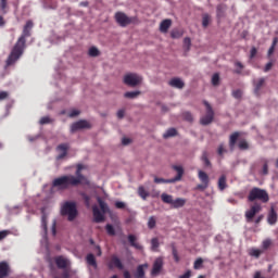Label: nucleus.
<instances>
[{"mask_svg":"<svg viewBox=\"0 0 278 278\" xmlns=\"http://www.w3.org/2000/svg\"><path fill=\"white\" fill-rule=\"evenodd\" d=\"M10 275V265L5 262L0 263V278H5Z\"/></svg>","mask_w":278,"mask_h":278,"instance_id":"16","label":"nucleus"},{"mask_svg":"<svg viewBox=\"0 0 278 278\" xmlns=\"http://www.w3.org/2000/svg\"><path fill=\"white\" fill-rule=\"evenodd\" d=\"M55 264H56L58 268H68V266H71V260H68L64 256H56Z\"/></svg>","mask_w":278,"mask_h":278,"instance_id":"14","label":"nucleus"},{"mask_svg":"<svg viewBox=\"0 0 278 278\" xmlns=\"http://www.w3.org/2000/svg\"><path fill=\"white\" fill-rule=\"evenodd\" d=\"M157 225V218L155 216H150L148 218V229H155Z\"/></svg>","mask_w":278,"mask_h":278,"instance_id":"29","label":"nucleus"},{"mask_svg":"<svg viewBox=\"0 0 278 278\" xmlns=\"http://www.w3.org/2000/svg\"><path fill=\"white\" fill-rule=\"evenodd\" d=\"M202 25L203 27H207V25H210V15H203Z\"/></svg>","mask_w":278,"mask_h":278,"instance_id":"50","label":"nucleus"},{"mask_svg":"<svg viewBox=\"0 0 278 278\" xmlns=\"http://www.w3.org/2000/svg\"><path fill=\"white\" fill-rule=\"evenodd\" d=\"M239 149H242V150L249 149V143L245 140L240 141Z\"/></svg>","mask_w":278,"mask_h":278,"instance_id":"53","label":"nucleus"},{"mask_svg":"<svg viewBox=\"0 0 278 278\" xmlns=\"http://www.w3.org/2000/svg\"><path fill=\"white\" fill-rule=\"evenodd\" d=\"M207 188H210V185H207V184H205V182H202V184H200V185H198L197 187H195V189L197 190H207Z\"/></svg>","mask_w":278,"mask_h":278,"instance_id":"49","label":"nucleus"},{"mask_svg":"<svg viewBox=\"0 0 278 278\" xmlns=\"http://www.w3.org/2000/svg\"><path fill=\"white\" fill-rule=\"evenodd\" d=\"M227 10V7L225 4H219L217 7V16L218 18L225 16V11Z\"/></svg>","mask_w":278,"mask_h":278,"instance_id":"33","label":"nucleus"},{"mask_svg":"<svg viewBox=\"0 0 278 278\" xmlns=\"http://www.w3.org/2000/svg\"><path fill=\"white\" fill-rule=\"evenodd\" d=\"M122 144H124V147H127V144H131V139L124 137L122 139Z\"/></svg>","mask_w":278,"mask_h":278,"instance_id":"58","label":"nucleus"},{"mask_svg":"<svg viewBox=\"0 0 278 278\" xmlns=\"http://www.w3.org/2000/svg\"><path fill=\"white\" fill-rule=\"evenodd\" d=\"M81 197L85 201L86 206L90 207V197H88V194H86V193H81Z\"/></svg>","mask_w":278,"mask_h":278,"instance_id":"47","label":"nucleus"},{"mask_svg":"<svg viewBox=\"0 0 278 278\" xmlns=\"http://www.w3.org/2000/svg\"><path fill=\"white\" fill-rule=\"evenodd\" d=\"M212 84L214 86H218V84H220V76L218 74H214L212 77Z\"/></svg>","mask_w":278,"mask_h":278,"instance_id":"44","label":"nucleus"},{"mask_svg":"<svg viewBox=\"0 0 278 278\" xmlns=\"http://www.w3.org/2000/svg\"><path fill=\"white\" fill-rule=\"evenodd\" d=\"M271 247H273V239L267 238L262 241L261 250L264 253V251H268V249H270Z\"/></svg>","mask_w":278,"mask_h":278,"instance_id":"24","label":"nucleus"},{"mask_svg":"<svg viewBox=\"0 0 278 278\" xmlns=\"http://www.w3.org/2000/svg\"><path fill=\"white\" fill-rule=\"evenodd\" d=\"M0 11L2 14H8V0H0Z\"/></svg>","mask_w":278,"mask_h":278,"instance_id":"34","label":"nucleus"},{"mask_svg":"<svg viewBox=\"0 0 278 278\" xmlns=\"http://www.w3.org/2000/svg\"><path fill=\"white\" fill-rule=\"evenodd\" d=\"M248 200L253 203V201H262V203H268L269 197L268 192L264 189H260L257 187H254L251 189Z\"/></svg>","mask_w":278,"mask_h":278,"instance_id":"4","label":"nucleus"},{"mask_svg":"<svg viewBox=\"0 0 278 278\" xmlns=\"http://www.w3.org/2000/svg\"><path fill=\"white\" fill-rule=\"evenodd\" d=\"M198 177H199L201 184L210 185V176H207V174L205 172L200 169L198 172Z\"/></svg>","mask_w":278,"mask_h":278,"instance_id":"21","label":"nucleus"},{"mask_svg":"<svg viewBox=\"0 0 278 278\" xmlns=\"http://www.w3.org/2000/svg\"><path fill=\"white\" fill-rule=\"evenodd\" d=\"M263 175H268V163H265L263 165V170H262Z\"/></svg>","mask_w":278,"mask_h":278,"instance_id":"63","label":"nucleus"},{"mask_svg":"<svg viewBox=\"0 0 278 278\" xmlns=\"http://www.w3.org/2000/svg\"><path fill=\"white\" fill-rule=\"evenodd\" d=\"M58 156L56 160H64V156L68 154V143H62L56 148Z\"/></svg>","mask_w":278,"mask_h":278,"instance_id":"13","label":"nucleus"},{"mask_svg":"<svg viewBox=\"0 0 278 278\" xmlns=\"http://www.w3.org/2000/svg\"><path fill=\"white\" fill-rule=\"evenodd\" d=\"M260 212H262V205L258 203L252 205L251 208L245 212L247 223H251L255 217V214H260Z\"/></svg>","mask_w":278,"mask_h":278,"instance_id":"11","label":"nucleus"},{"mask_svg":"<svg viewBox=\"0 0 278 278\" xmlns=\"http://www.w3.org/2000/svg\"><path fill=\"white\" fill-rule=\"evenodd\" d=\"M84 169H86L85 165L78 164L76 176L65 175L55 178L52 182L53 188H58V190H68V188L79 186V184H90L88 178L81 175V170Z\"/></svg>","mask_w":278,"mask_h":278,"instance_id":"1","label":"nucleus"},{"mask_svg":"<svg viewBox=\"0 0 278 278\" xmlns=\"http://www.w3.org/2000/svg\"><path fill=\"white\" fill-rule=\"evenodd\" d=\"M53 121L51 119V117H49V116H43V117H41L40 118V121H39V123L41 124V125H49V123H52Z\"/></svg>","mask_w":278,"mask_h":278,"instance_id":"42","label":"nucleus"},{"mask_svg":"<svg viewBox=\"0 0 278 278\" xmlns=\"http://www.w3.org/2000/svg\"><path fill=\"white\" fill-rule=\"evenodd\" d=\"M267 223L269 225H275L277 223V212H275V208H271L268 216H267Z\"/></svg>","mask_w":278,"mask_h":278,"instance_id":"20","label":"nucleus"},{"mask_svg":"<svg viewBox=\"0 0 278 278\" xmlns=\"http://www.w3.org/2000/svg\"><path fill=\"white\" fill-rule=\"evenodd\" d=\"M91 125L86 119H80L71 126L72 134H75V131H79V129H90Z\"/></svg>","mask_w":278,"mask_h":278,"instance_id":"12","label":"nucleus"},{"mask_svg":"<svg viewBox=\"0 0 278 278\" xmlns=\"http://www.w3.org/2000/svg\"><path fill=\"white\" fill-rule=\"evenodd\" d=\"M170 25H173L170 20H164L160 25V31H162V34H166V31L170 29Z\"/></svg>","mask_w":278,"mask_h":278,"instance_id":"19","label":"nucleus"},{"mask_svg":"<svg viewBox=\"0 0 278 278\" xmlns=\"http://www.w3.org/2000/svg\"><path fill=\"white\" fill-rule=\"evenodd\" d=\"M264 253V250L257 249V248H252L249 250V255L251 257H255L256 260L260 258V255Z\"/></svg>","mask_w":278,"mask_h":278,"instance_id":"22","label":"nucleus"},{"mask_svg":"<svg viewBox=\"0 0 278 278\" xmlns=\"http://www.w3.org/2000/svg\"><path fill=\"white\" fill-rule=\"evenodd\" d=\"M169 86H172V88H177L178 90H181L184 89V86H186V84L181 78H172L169 80Z\"/></svg>","mask_w":278,"mask_h":278,"instance_id":"15","label":"nucleus"},{"mask_svg":"<svg viewBox=\"0 0 278 278\" xmlns=\"http://www.w3.org/2000/svg\"><path fill=\"white\" fill-rule=\"evenodd\" d=\"M172 168L174 170H176V173H177L176 177H179V179H181V177H184V167L181 165H174V166H172Z\"/></svg>","mask_w":278,"mask_h":278,"instance_id":"32","label":"nucleus"},{"mask_svg":"<svg viewBox=\"0 0 278 278\" xmlns=\"http://www.w3.org/2000/svg\"><path fill=\"white\" fill-rule=\"evenodd\" d=\"M115 21L119 27H127V25H131L132 23V18L123 12L115 13Z\"/></svg>","mask_w":278,"mask_h":278,"instance_id":"9","label":"nucleus"},{"mask_svg":"<svg viewBox=\"0 0 278 278\" xmlns=\"http://www.w3.org/2000/svg\"><path fill=\"white\" fill-rule=\"evenodd\" d=\"M117 118H125V110L117 111Z\"/></svg>","mask_w":278,"mask_h":278,"instance_id":"62","label":"nucleus"},{"mask_svg":"<svg viewBox=\"0 0 278 278\" xmlns=\"http://www.w3.org/2000/svg\"><path fill=\"white\" fill-rule=\"evenodd\" d=\"M235 66H237L238 70H236V73L240 75L242 73V70L244 68V65H242L240 62H236Z\"/></svg>","mask_w":278,"mask_h":278,"instance_id":"48","label":"nucleus"},{"mask_svg":"<svg viewBox=\"0 0 278 278\" xmlns=\"http://www.w3.org/2000/svg\"><path fill=\"white\" fill-rule=\"evenodd\" d=\"M159 248H160V240L157 238H152L151 239L152 251H157Z\"/></svg>","mask_w":278,"mask_h":278,"instance_id":"35","label":"nucleus"},{"mask_svg":"<svg viewBox=\"0 0 278 278\" xmlns=\"http://www.w3.org/2000/svg\"><path fill=\"white\" fill-rule=\"evenodd\" d=\"M3 99H8V92L5 91L0 92V101H3Z\"/></svg>","mask_w":278,"mask_h":278,"instance_id":"64","label":"nucleus"},{"mask_svg":"<svg viewBox=\"0 0 278 278\" xmlns=\"http://www.w3.org/2000/svg\"><path fill=\"white\" fill-rule=\"evenodd\" d=\"M154 184H166V179L154 176Z\"/></svg>","mask_w":278,"mask_h":278,"instance_id":"56","label":"nucleus"},{"mask_svg":"<svg viewBox=\"0 0 278 278\" xmlns=\"http://www.w3.org/2000/svg\"><path fill=\"white\" fill-rule=\"evenodd\" d=\"M266 84V78H260L258 80L253 81L254 86V93L260 94V90H262V87Z\"/></svg>","mask_w":278,"mask_h":278,"instance_id":"17","label":"nucleus"},{"mask_svg":"<svg viewBox=\"0 0 278 278\" xmlns=\"http://www.w3.org/2000/svg\"><path fill=\"white\" fill-rule=\"evenodd\" d=\"M217 153L218 155H223L224 153H227V150H225V144H219L218 149H217Z\"/></svg>","mask_w":278,"mask_h":278,"instance_id":"52","label":"nucleus"},{"mask_svg":"<svg viewBox=\"0 0 278 278\" xmlns=\"http://www.w3.org/2000/svg\"><path fill=\"white\" fill-rule=\"evenodd\" d=\"M176 181H181V178H179L178 176L170 178V179H166L165 184H176Z\"/></svg>","mask_w":278,"mask_h":278,"instance_id":"55","label":"nucleus"},{"mask_svg":"<svg viewBox=\"0 0 278 278\" xmlns=\"http://www.w3.org/2000/svg\"><path fill=\"white\" fill-rule=\"evenodd\" d=\"M10 236V230H2L0 231V240H3Z\"/></svg>","mask_w":278,"mask_h":278,"instance_id":"54","label":"nucleus"},{"mask_svg":"<svg viewBox=\"0 0 278 278\" xmlns=\"http://www.w3.org/2000/svg\"><path fill=\"white\" fill-rule=\"evenodd\" d=\"M202 162H204L205 166H212V163H210V159H207L206 153L202 155Z\"/></svg>","mask_w":278,"mask_h":278,"instance_id":"51","label":"nucleus"},{"mask_svg":"<svg viewBox=\"0 0 278 278\" xmlns=\"http://www.w3.org/2000/svg\"><path fill=\"white\" fill-rule=\"evenodd\" d=\"M34 27V22L27 21L26 25L24 26L23 34L18 38L17 42L15 43L13 50L11 51L8 60L7 66H12L15 62L23 55V51H25V38H29L31 29Z\"/></svg>","mask_w":278,"mask_h":278,"instance_id":"2","label":"nucleus"},{"mask_svg":"<svg viewBox=\"0 0 278 278\" xmlns=\"http://www.w3.org/2000/svg\"><path fill=\"white\" fill-rule=\"evenodd\" d=\"M138 194L141 197V199H143V201L147 200V197H149V193L144 190V187L138 188Z\"/></svg>","mask_w":278,"mask_h":278,"instance_id":"36","label":"nucleus"},{"mask_svg":"<svg viewBox=\"0 0 278 278\" xmlns=\"http://www.w3.org/2000/svg\"><path fill=\"white\" fill-rule=\"evenodd\" d=\"M86 262L89 266H93V268H97V260L94 258V254H88L86 257Z\"/></svg>","mask_w":278,"mask_h":278,"instance_id":"28","label":"nucleus"},{"mask_svg":"<svg viewBox=\"0 0 278 278\" xmlns=\"http://www.w3.org/2000/svg\"><path fill=\"white\" fill-rule=\"evenodd\" d=\"M192 277V271L187 270L184 275L179 276L178 278H190Z\"/></svg>","mask_w":278,"mask_h":278,"instance_id":"60","label":"nucleus"},{"mask_svg":"<svg viewBox=\"0 0 278 278\" xmlns=\"http://www.w3.org/2000/svg\"><path fill=\"white\" fill-rule=\"evenodd\" d=\"M115 207H117V210H124L125 202H121V201L115 202Z\"/></svg>","mask_w":278,"mask_h":278,"instance_id":"57","label":"nucleus"},{"mask_svg":"<svg viewBox=\"0 0 278 278\" xmlns=\"http://www.w3.org/2000/svg\"><path fill=\"white\" fill-rule=\"evenodd\" d=\"M88 53H89L90 58H98L100 52H99V49L97 47H91L89 49Z\"/></svg>","mask_w":278,"mask_h":278,"instance_id":"37","label":"nucleus"},{"mask_svg":"<svg viewBox=\"0 0 278 278\" xmlns=\"http://www.w3.org/2000/svg\"><path fill=\"white\" fill-rule=\"evenodd\" d=\"M190 47H192V40H190L189 37H186L184 39V49H186L187 51H190Z\"/></svg>","mask_w":278,"mask_h":278,"instance_id":"39","label":"nucleus"},{"mask_svg":"<svg viewBox=\"0 0 278 278\" xmlns=\"http://www.w3.org/2000/svg\"><path fill=\"white\" fill-rule=\"evenodd\" d=\"M141 92L139 90L136 91H128L124 93L125 99H138Z\"/></svg>","mask_w":278,"mask_h":278,"instance_id":"27","label":"nucleus"},{"mask_svg":"<svg viewBox=\"0 0 278 278\" xmlns=\"http://www.w3.org/2000/svg\"><path fill=\"white\" fill-rule=\"evenodd\" d=\"M97 201L99 203L101 211L99 210V206H92L93 220L94 223H103L105 220V214L111 213L110 206H108V203H105V201H103L101 197H97Z\"/></svg>","mask_w":278,"mask_h":278,"instance_id":"3","label":"nucleus"},{"mask_svg":"<svg viewBox=\"0 0 278 278\" xmlns=\"http://www.w3.org/2000/svg\"><path fill=\"white\" fill-rule=\"evenodd\" d=\"M238 138H240L239 132H233L232 135H230L229 147H230L231 151H233V147H236V142H238Z\"/></svg>","mask_w":278,"mask_h":278,"instance_id":"23","label":"nucleus"},{"mask_svg":"<svg viewBox=\"0 0 278 278\" xmlns=\"http://www.w3.org/2000/svg\"><path fill=\"white\" fill-rule=\"evenodd\" d=\"M128 241H129V243L134 247V244H135V242H136V236L129 235V236H128Z\"/></svg>","mask_w":278,"mask_h":278,"instance_id":"61","label":"nucleus"},{"mask_svg":"<svg viewBox=\"0 0 278 278\" xmlns=\"http://www.w3.org/2000/svg\"><path fill=\"white\" fill-rule=\"evenodd\" d=\"M105 229H106V232L109 233V236H116V231L114 230V226H112L111 224H108Z\"/></svg>","mask_w":278,"mask_h":278,"instance_id":"40","label":"nucleus"},{"mask_svg":"<svg viewBox=\"0 0 278 278\" xmlns=\"http://www.w3.org/2000/svg\"><path fill=\"white\" fill-rule=\"evenodd\" d=\"M42 217H41V229L43 231V238H47V215L45 214V208H42Z\"/></svg>","mask_w":278,"mask_h":278,"instance_id":"26","label":"nucleus"},{"mask_svg":"<svg viewBox=\"0 0 278 278\" xmlns=\"http://www.w3.org/2000/svg\"><path fill=\"white\" fill-rule=\"evenodd\" d=\"M79 114H81V112L77 109H73L70 113L68 116L70 118H75V116H79Z\"/></svg>","mask_w":278,"mask_h":278,"instance_id":"45","label":"nucleus"},{"mask_svg":"<svg viewBox=\"0 0 278 278\" xmlns=\"http://www.w3.org/2000/svg\"><path fill=\"white\" fill-rule=\"evenodd\" d=\"M172 38H181L184 36V31L180 29H174L170 33Z\"/></svg>","mask_w":278,"mask_h":278,"instance_id":"38","label":"nucleus"},{"mask_svg":"<svg viewBox=\"0 0 278 278\" xmlns=\"http://www.w3.org/2000/svg\"><path fill=\"white\" fill-rule=\"evenodd\" d=\"M201 266H203V258H198L193 264V268L194 270H199Z\"/></svg>","mask_w":278,"mask_h":278,"instance_id":"41","label":"nucleus"},{"mask_svg":"<svg viewBox=\"0 0 278 278\" xmlns=\"http://www.w3.org/2000/svg\"><path fill=\"white\" fill-rule=\"evenodd\" d=\"M162 268H164V258L160 256L155 258L153 263L152 270H151L152 277H157V275L162 273Z\"/></svg>","mask_w":278,"mask_h":278,"instance_id":"10","label":"nucleus"},{"mask_svg":"<svg viewBox=\"0 0 278 278\" xmlns=\"http://www.w3.org/2000/svg\"><path fill=\"white\" fill-rule=\"evenodd\" d=\"M172 253H173L175 262H179V254L177 253V248H175V245H173V248H172Z\"/></svg>","mask_w":278,"mask_h":278,"instance_id":"46","label":"nucleus"},{"mask_svg":"<svg viewBox=\"0 0 278 278\" xmlns=\"http://www.w3.org/2000/svg\"><path fill=\"white\" fill-rule=\"evenodd\" d=\"M204 105L206 108V114L200 118V123L204 126L212 125L214 122V109H212V105L207 101H204Z\"/></svg>","mask_w":278,"mask_h":278,"instance_id":"7","label":"nucleus"},{"mask_svg":"<svg viewBox=\"0 0 278 278\" xmlns=\"http://www.w3.org/2000/svg\"><path fill=\"white\" fill-rule=\"evenodd\" d=\"M182 116H184L185 121H188V123H192V121H194V117H192V113H190V112H185L182 114Z\"/></svg>","mask_w":278,"mask_h":278,"instance_id":"43","label":"nucleus"},{"mask_svg":"<svg viewBox=\"0 0 278 278\" xmlns=\"http://www.w3.org/2000/svg\"><path fill=\"white\" fill-rule=\"evenodd\" d=\"M111 262L113 265L116 266V268H118L119 270H123L124 266H123V263L121 262V258H118L117 256H113Z\"/></svg>","mask_w":278,"mask_h":278,"instance_id":"31","label":"nucleus"},{"mask_svg":"<svg viewBox=\"0 0 278 278\" xmlns=\"http://www.w3.org/2000/svg\"><path fill=\"white\" fill-rule=\"evenodd\" d=\"M232 97H235V99H240V97H242V91H240V90L233 91Z\"/></svg>","mask_w":278,"mask_h":278,"instance_id":"59","label":"nucleus"},{"mask_svg":"<svg viewBox=\"0 0 278 278\" xmlns=\"http://www.w3.org/2000/svg\"><path fill=\"white\" fill-rule=\"evenodd\" d=\"M225 188H227V177L225 175H223L219 179H218V189L220 191L225 190Z\"/></svg>","mask_w":278,"mask_h":278,"instance_id":"30","label":"nucleus"},{"mask_svg":"<svg viewBox=\"0 0 278 278\" xmlns=\"http://www.w3.org/2000/svg\"><path fill=\"white\" fill-rule=\"evenodd\" d=\"M147 268H149V265L147 263L139 265L137 267V271L135 274L136 278H144V270H147Z\"/></svg>","mask_w":278,"mask_h":278,"instance_id":"18","label":"nucleus"},{"mask_svg":"<svg viewBox=\"0 0 278 278\" xmlns=\"http://www.w3.org/2000/svg\"><path fill=\"white\" fill-rule=\"evenodd\" d=\"M62 216H67L70 222H73L74 218H77V204L75 202H65L61 206Z\"/></svg>","mask_w":278,"mask_h":278,"instance_id":"5","label":"nucleus"},{"mask_svg":"<svg viewBox=\"0 0 278 278\" xmlns=\"http://www.w3.org/2000/svg\"><path fill=\"white\" fill-rule=\"evenodd\" d=\"M161 199L163 203H167V205H170V207H174V210H179V207H184V205H186V199L184 198L173 199V195L168 193H162Z\"/></svg>","mask_w":278,"mask_h":278,"instance_id":"6","label":"nucleus"},{"mask_svg":"<svg viewBox=\"0 0 278 278\" xmlns=\"http://www.w3.org/2000/svg\"><path fill=\"white\" fill-rule=\"evenodd\" d=\"M124 84H126V86H130V88H136V86H140V84H142V76L134 73L126 74L124 76Z\"/></svg>","mask_w":278,"mask_h":278,"instance_id":"8","label":"nucleus"},{"mask_svg":"<svg viewBox=\"0 0 278 278\" xmlns=\"http://www.w3.org/2000/svg\"><path fill=\"white\" fill-rule=\"evenodd\" d=\"M175 136H177V129L175 128H168L164 134H163V138L165 140H168V138H175Z\"/></svg>","mask_w":278,"mask_h":278,"instance_id":"25","label":"nucleus"}]
</instances>
